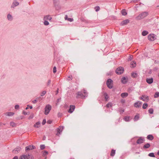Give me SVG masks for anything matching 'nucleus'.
<instances>
[{"mask_svg":"<svg viewBox=\"0 0 159 159\" xmlns=\"http://www.w3.org/2000/svg\"><path fill=\"white\" fill-rule=\"evenodd\" d=\"M149 13L147 11H144L139 14V15L136 17V20H139L142 19L147 16Z\"/></svg>","mask_w":159,"mask_h":159,"instance_id":"1","label":"nucleus"},{"mask_svg":"<svg viewBox=\"0 0 159 159\" xmlns=\"http://www.w3.org/2000/svg\"><path fill=\"white\" fill-rule=\"evenodd\" d=\"M83 93L84 94V95L83 94V93L81 92H78L77 93L76 98H82L83 99L85 98L87 96V94L86 93V91L85 90H84Z\"/></svg>","mask_w":159,"mask_h":159,"instance_id":"2","label":"nucleus"},{"mask_svg":"<svg viewBox=\"0 0 159 159\" xmlns=\"http://www.w3.org/2000/svg\"><path fill=\"white\" fill-rule=\"evenodd\" d=\"M51 108L52 107L50 105L48 104L47 105L45 108V114L46 115H48L49 112Z\"/></svg>","mask_w":159,"mask_h":159,"instance_id":"3","label":"nucleus"},{"mask_svg":"<svg viewBox=\"0 0 159 159\" xmlns=\"http://www.w3.org/2000/svg\"><path fill=\"white\" fill-rule=\"evenodd\" d=\"M34 157L29 154L23 155L20 157V159H33Z\"/></svg>","mask_w":159,"mask_h":159,"instance_id":"4","label":"nucleus"},{"mask_svg":"<svg viewBox=\"0 0 159 159\" xmlns=\"http://www.w3.org/2000/svg\"><path fill=\"white\" fill-rule=\"evenodd\" d=\"M113 81L111 79H108L107 81V87L109 89H111L113 86L112 83Z\"/></svg>","mask_w":159,"mask_h":159,"instance_id":"5","label":"nucleus"},{"mask_svg":"<svg viewBox=\"0 0 159 159\" xmlns=\"http://www.w3.org/2000/svg\"><path fill=\"white\" fill-rule=\"evenodd\" d=\"M155 36L156 35L154 34H150L148 36V39L150 41H153L156 39Z\"/></svg>","mask_w":159,"mask_h":159,"instance_id":"6","label":"nucleus"},{"mask_svg":"<svg viewBox=\"0 0 159 159\" xmlns=\"http://www.w3.org/2000/svg\"><path fill=\"white\" fill-rule=\"evenodd\" d=\"M124 71V68L121 67H120L116 69V72L117 74L120 75L122 74L123 72Z\"/></svg>","mask_w":159,"mask_h":159,"instance_id":"7","label":"nucleus"},{"mask_svg":"<svg viewBox=\"0 0 159 159\" xmlns=\"http://www.w3.org/2000/svg\"><path fill=\"white\" fill-rule=\"evenodd\" d=\"M35 146L34 145H30L25 148V151H27L30 150H32L33 149H35Z\"/></svg>","mask_w":159,"mask_h":159,"instance_id":"8","label":"nucleus"},{"mask_svg":"<svg viewBox=\"0 0 159 159\" xmlns=\"http://www.w3.org/2000/svg\"><path fill=\"white\" fill-rule=\"evenodd\" d=\"M75 108V105H70V108L68 111V112L70 113H72Z\"/></svg>","mask_w":159,"mask_h":159,"instance_id":"9","label":"nucleus"},{"mask_svg":"<svg viewBox=\"0 0 159 159\" xmlns=\"http://www.w3.org/2000/svg\"><path fill=\"white\" fill-rule=\"evenodd\" d=\"M21 149V148L20 147H17L12 151V152L15 154H17L20 151Z\"/></svg>","mask_w":159,"mask_h":159,"instance_id":"10","label":"nucleus"},{"mask_svg":"<svg viewBox=\"0 0 159 159\" xmlns=\"http://www.w3.org/2000/svg\"><path fill=\"white\" fill-rule=\"evenodd\" d=\"M129 22V20L128 19L125 20L123 21L120 24V25H126Z\"/></svg>","mask_w":159,"mask_h":159,"instance_id":"11","label":"nucleus"},{"mask_svg":"<svg viewBox=\"0 0 159 159\" xmlns=\"http://www.w3.org/2000/svg\"><path fill=\"white\" fill-rule=\"evenodd\" d=\"M144 141V139L140 137L137 140L136 143L138 144H141L143 143Z\"/></svg>","mask_w":159,"mask_h":159,"instance_id":"12","label":"nucleus"},{"mask_svg":"<svg viewBox=\"0 0 159 159\" xmlns=\"http://www.w3.org/2000/svg\"><path fill=\"white\" fill-rule=\"evenodd\" d=\"M19 4V3L18 2L16 1V0H14V1L13 2L11 6V8H13L17 6Z\"/></svg>","mask_w":159,"mask_h":159,"instance_id":"13","label":"nucleus"},{"mask_svg":"<svg viewBox=\"0 0 159 159\" xmlns=\"http://www.w3.org/2000/svg\"><path fill=\"white\" fill-rule=\"evenodd\" d=\"M147 82L149 84H151L153 82V80L152 78H147L146 79Z\"/></svg>","mask_w":159,"mask_h":159,"instance_id":"14","label":"nucleus"},{"mask_svg":"<svg viewBox=\"0 0 159 159\" xmlns=\"http://www.w3.org/2000/svg\"><path fill=\"white\" fill-rule=\"evenodd\" d=\"M140 99L143 101H146V100L148 99V97L145 95H142Z\"/></svg>","mask_w":159,"mask_h":159,"instance_id":"15","label":"nucleus"},{"mask_svg":"<svg viewBox=\"0 0 159 159\" xmlns=\"http://www.w3.org/2000/svg\"><path fill=\"white\" fill-rule=\"evenodd\" d=\"M52 18V17H50L49 16H44L43 20H51Z\"/></svg>","mask_w":159,"mask_h":159,"instance_id":"16","label":"nucleus"},{"mask_svg":"<svg viewBox=\"0 0 159 159\" xmlns=\"http://www.w3.org/2000/svg\"><path fill=\"white\" fill-rule=\"evenodd\" d=\"M147 138L149 140H152L154 139V137L152 135L149 134L147 136Z\"/></svg>","mask_w":159,"mask_h":159,"instance_id":"17","label":"nucleus"},{"mask_svg":"<svg viewBox=\"0 0 159 159\" xmlns=\"http://www.w3.org/2000/svg\"><path fill=\"white\" fill-rule=\"evenodd\" d=\"M128 95L127 93H123L121 94V96L123 98H125L127 97Z\"/></svg>","mask_w":159,"mask_h":159,"instance_id":"18","label":"nucleus"},{"mask_svg":"<svg viewBox=\"0 0 159 159\" xmlns=\"http://www.w3.org/2000/svg\"><path fill=\"white\" fill-rule=\"evenodd\" d=\"M7 18L8 20L10 21H11L13 20L12 16L10 14L7 15Z\"/></svg>","mask_w":159,"mask_h":159,"instance_id":"19","label":"nucleus"},{"mask_svg":"<svg viewBox=\"0 0 159 159\" xmlns=\"http://www.w3.org/2000/svg\"><path fill=\"white\" fill-rule=\"evenodd\" d=\"M141 102H135L134 104V106L136 107H139L140 106Z\"/></svg>","mask_w":159,"mask_h":159,"instance_id":"20","label":"nucleus"},{"mask_svg":"<svg viewBox=\"0 0 159 159\" xmlns=\"http://www.w3.org/2000/svg\"><path fill=\"white\" fill-rule=\"evenodd\" d=\"M150 147V144L149 143H147L146 144L144 145L143 148H148Z\"/></svg>","mask_w":159,"mask_h":159,"instance_id":"21","label":"nucleus"},{"mask_svg":"<svg viewBox=\"0 0 159 159\" xmlns=\"http://www.w3.org/2000/svg\"><path fill=\"white\" fill-rule=\"evenodd\" d=\"M121 81L122 83L124 84L126 83L127 82V80L125 77H122L121 79Z\"/></svg>","mask_w":159,"mask_h":159,"instance_id":"22","label":"nucleus"},{"mask_svg":"<svg viewBox=\"0 0 159 159\" xmlns=\"http://www.w3.org/2000/svg\"><path fill=\"white\" fill-rule=\"evenodd\" d=\"M148 34V31L146 30H144L142 32V34L143 36H145L147 35Z\"/></svg>","mask_w":159,"mask_h":159,"instance_id":"23","label":"nucleus"},{"mask_svg":"<svg viewBox=\"0 0 159 159\" xmlns=\"http://www.w3.org/2000/svg\"><path fill=\"white\" fill-rule=\"evenodd\" d=\"M40 124V123L39 122H37L34 125V126L36 128H39V125Z\"/></svg>","mask_w":159,"mask_h":159,"instance_id":"24","label":"nucleus"},{"mask_svg":"<svg viewBox=\"0 0 159 159\" xmlns=\"http://www.w3.org/2000/svg\"><path fill=\"white\" fill-rule=\"evenodd\" d=\"M121 13L123 16H125L127 14V12L125 9H123L121 11Z\"/></svg>","mask_w":159,"mask_h":159,"instance_id":"25","label":"nucleus"},{"mask_svg":"<svg viewBox=\"0 0 159 159\" xmlns=\"http://www.w3.org/2000/svg\"><path fill=\"white\" fill-rule=\"evenodd\" d=\"M115 153V150L112 149L111 151L110 155L111 156L113 157L114 156Z\"/></svg>","mask_w":159,"mask_h":159,"instance_id":"26","label":"nucleus"},{"mask_svg":"<svg viewBox=\"0 0 159 159\" xmlns=\"http://www.w3.org/2000/svg\"><path fill=\"white\" fill-rule=\"evenodd\" d=\"M61 127L60 128H58L57 129V133L56 134V135H57L58 134H60L61 132L62 131V129H61Z\"/></svg>","mask_w":159,"mask_h":159,"instance_id":"27","label":"nucleus"},{"mask_svg":"<svg viewBox=\"0 0 159 159\" xmlns=\"http://www.w3.org/2000/svg\"><path fill=\"white\" fill-rule=\"evenodd\" d=\"M136 66V63L135 62L133 61L131 64V67L134 68Z\"/></svg>","mask_w":159,"mask_h":159,"instance_id":"28","label":"nucleus"},{"mask_svg":"<svg viewBox=\"0 0 159 159\" xmlns=\"http://www.w3.org/2000/svg\"><path fill=\"white\" fill-rule=\"evenodd\" d=\"M138 74L136 73H133L131 74V76L133 78H136Z\"/></svg>","mask_w":159,"mask_h":159,"instance_id":"29","label":"nucleus"},{"mask_svg":"<svg viewBox=\"0 0 159 159\" xmlns=\"http://www.w3.org/2000/svg\"><path fill=\"white\" fill-rule=\"evenodd\" d=\"M124 120L126 121H129L130 120V117L129 116H125Z\"/></svg>","mask_w":159,"mask_h":159,"instance_id":"30","label":"nucleus"},{"mask_svg":"<svg viewBox=\"0 0 159 159\" xmlns=\"http://www.w3.org/2000/svg\"><path fill=\"white\" fill-rule=\"evenodd\" d=\"M104 95L105 97V98L106 99V101H107L109 98V97L107 94V93H105L104 94Z\"/></svg>","mask_w":159,"mask_h":159,"instance_id":"31","label":"nucleus"},{"mask_svg":"<svg viewBox=\"0 0 159 159\" xmlns=\"http://www.w3.org/2000/svg\"><path fill=\"white\" fill-rule=\"evenodd\" d=\"M139 116L138 115H136L134 116V121H137L139 120Z\"/></svg>","mask_w":159,"mask_h":159,"instance_id":"32","label":"nucleus"},{"mask_svg":"<svg viewBox=\"0 0 159 159\" xmlns=\"http://www.w3.org/2000/svg\"><path fill=\"white\" fill-rule=\"evenodd\" d=\"M148 106V104L147 103H144L143 105V109H146Z\"/></svg>","mask_w":159,"mask_h":159,"instance_id":"33","label":"nucleus"},{"mask_svg":"<svg viewBox=\"0 0 159 159\" xmlns=\"http://www.w3.org/2000/svg\"><path fill=\"white\" fill-rule=\"evenodd\" d=\"M7 116H12L14 114V113L12 112H8L7 113Z\"/></svg>","mask_w":159,"mask_h":159,"instance_id":"34","label":"nucleus"},{"mask_svg":"<svg viewBox=\"0 0 159 159\" xmlns=\"http://www.w3.org/2000/svg\"><path fill=\"white\" fill-rule=\"evenodd\" d=\"M40 98V97L36 98V99H35L34 100H33V101H32V102L34 104L36 103L37 102V100H39Z\"/></svg>","mask_w":159,"mask_h":159,"instance_id":"35","label":"nucleus"},{"mask_svg":"<svg viewBox=\"0 0 159 159\" xmlns=\"http://www.w3.org/2000/svg\"><path fill=\"white\" fill-rule=\"evenodd\" d=\"M154 97L155 98L159 97V93L158 92H156L154 95Z\"/></svg>","mask_w":159,"mask_h":159,"instance_id":"36","label":"nucleus"},{"mask_svg":"<svg viewBox=\"0 0 159 159\" xmlns=\"http://www.w3.org/2000/svg\"><path fill=\"white\" fill-rule=\"evenodd\" d=\"M54 6L55 7L56 9L57 10H58L61 8L60 6L58 5V4H57L56 5H54Z\"/></svg>","mask_w":159,"mask_h":159,"instance_id":"37","label":"nucleus"},{"mask_svg":"<svg viewBox=\"0 0 159 159\" xmlns=\"http://www.w3.org/2000/svg\"><path fill=\"white\" fill-rule=\"evenodd\" d=\"M51 83V80H49L47 83V86L49 87Z\"/></svg>","mask_w":159,"mask_h":159,"instance_id":"38","label":"nucleus"},{"mask_svg":"<svg viewBox=\"0 0 159 159\" xmlns=\"http://www.w3.org/2000/svg\"><path fill=\"white\" fill-rule=\"evenodd\" d=\"M148 156L152 157H155L154 153L153 152L150 153L148 154Z\"/></svg>","mask_w":159,"mask_h":159,"instance_id":"39","label":"nucleus"},{"mask_svg":"<svg viewBox=\"0 0 159 159\" xmlns=\"http://www.w3.org/2000/svg\"><path fill=\"white\" fill-rule=\"evenodd\" d=\"M148 112L150 114H152L153 112V110L152 108L148 110Z\"/></svg>","mask_w":159,"mask_h":159,"instance_id":"40","label":"nucleus"},{"mask_svg":"<svg viewBox=\"0 0 159 159\" xmlns=\"http://www.w3.org/2000/svg\"><path fill=\"white\" fill-rule=\"evenodd\" d=\"M53 2L54 5L58 4V0H53Z\"/></svg>","mask_w":159,"mask_h":159,"instance_id":"41","label":"nucleus"},{"mask_svg":"<svg viewBox=\"0 0 159 159\" xmlns=\"http://www.w3.org/2000/svg\"><path fill=\"white\" fill-rule=\"evenodd\" d=\"M46 93V91H43L40 94V95L41 96H44Z\"/></svg>","mask_w":159,"mask_h":159,"instance_id":"42","label":"nucleus"},{"mask_svg":"<svg viewBox=\"0 0 159 159\" xmlns=\"http://www.w3.org/2000/svg\"><path fill=\"white\" fill-rule=\"evenodd\" d=\"M44 24L45 25H49V22L48 21L46 20H44Z\"/></svg>","mask_w":159,"mask_h":159,"instance_id":"43","label":"nucleus"},{"mask_svg":"<svg viewBox=\"0 0 159 159\" xmlns=\"http://www.w3.org/2000/svg\"><path fill=\"white\" fill-rule=\"evenodd\" d=\"M45 148V146L44 145H41L40 146V148L41 149L43 150Z\"/></svg>","mask_w":159,"mask_h":159,"instance_id":"44","label":"nucleus"},{"mask_svg":"<svg viewBox=\"0 0 159 159\" xmlns=\"http://www.w3.org/2000/svg\"><path fill=\"white\" fill-rule=\"evenodd\" d=\"M95 11H98L99 10L100 7L99 6H96L95 7Z\"/></svg>","mask_w":159,"mask_h":159,"instance_id":"45","label":"nucleus"},{"mask_svg":"<svg viewBox=\"0 0 159 159\" xmlns=\"http://www.w3.org/2000/svg\"><path fill=\"white\" fill-rule=\"evenodd\" d=\"M53 72L54 73H55L57 71V70H56V67L55 66H54L53 68Z\"/></svg>","mask_w":159,"mask_h":159,"instance_id":"46","label":"nucleus"},{"mask_svg":"<svg viewBox=\"0 0 159 159\" xmlns=\"http://www.w3.org/2000/svg\"><path fill=\"white\" fill-rule=\"evenodd\" d=\"M111 106V103H107L106 105V107L107 108H109Z\"/></svg>","mask_w":159,"mask_h":159,"instance_id":"47","label":"nucleus"},{"mask_svg":"<svg viewBox=\"0 0 159 159\" xmlns=\"http://www.w3.org/2000/svg\"><path fill=\"white\" fill-rule=\"evenodd\" d=\"M46 123V120L45 119H43L42 122V124L43 125Z\"/></svg>","mask_w":159,"mask_h":159,"instance_id":"48","label":"nucleus"},{"mask_svg":"<svg viewBox=\"0 0 159 159\" xmlns=\"http://www.w3.org/2000/svg\"><path fill=\"white\" fill-rule=\"evenodd\" d=\"M67 20L70 22H72L73 21V19L71 18H68Z\"/></svg>","mask_w":159,"mask_h":159,"instance_id":"49","label":"nucleus"},{"mask_svg":"<svg viewBox=\"0 0 159 159\" xmlns=\"http://www.w3.org/2000/svg\"><path fill=\"white\" fill-rule=\"evenodd\" d=\"M10 125L12 127H14L15 125V123L13 122H11L10 123Z\"/></svg>","mask_w":159,"mask_h":159,"instance_id":"50","label":"nucleus"},{"mask_svg":"<svg viewBox=\"0 0 159 159\" xmlns=\"http://www.w3.org/2000/svg\"><path fill=\"white\" fill-rule=\"evenodd\" d=\"M43 154L44 155H46L48 154V152L46 151H44Z\"/></svg>","mask_w":159,"mask_h":159,"instance_id":"51","label":"nucleus"},{"mask_svg":"<svg viewBox=\"0 0 159 159\" xmlns=\"http://www.w3.org/2000/svg\"><path fill=\"white\" fill-rule=\"evenodd\" d=\"M19 106L18 105H16L15 107V109H17L19 108Z\"/></svg>","mask_w":159,"mask_h":159,"instance_id":"52","label":"nucleus"},{"mask_svg":"<svg viewBox=\"0 0 159 159\" xmlns=\"http://www.w3.org/2000/svg\"><path fill=\"white\" fill-rule=\"evenodd\" d=\"M52 123V121L50 120H48V121L47 122V123H48V124H51Z\"/></svg>","mask_w":159,"mask_h":159,"instance_id":"53","label":"nucleus"},{"mask_svg":"<svg viewBox=\"0 0 159 159\" xmlns=\"http://www.w3.org/2000/svg\"><path fill=\"white\" fill-rule=\"evenodd\" d=\"M121 102L122 103H124L125 102V101L124 99H122L121 100Z\"/></svg>","mask_w":159,"mask_h":159,"instance_id":"54","label":"nucleus"},{"mask_svg":"<svg viewBox=\"0 0 159 159\" xmlns=\"http://www.w3.org/2000/svg\"><path fill=\"white\" fill-rule=\"evenodd\" d=\"M68 16L67 15H66L65 16V20H68Z\"/></svg>","mask_w":159,"mask_h":159,"instance_id":"55","label":"nucleus"},{"mask_svg":"<svg viewBox=\"0 0 159 159\" xmlns=\"http://www.w3.org/2000/svg\"><path fill=\"white\" fill-rule=\"evenodd\" d=\"M132 59V58L131 57V56H130L129 58V61H131Z\"/></svg>","mask_w":159,"mask_h":159,"instance_id":"56","label":"nucleus"},{"mask_svg":"<svg viewBox=\"0 0 159 159\" xmlns=\"http://www.w3.org/2000/svg\"><path fill=\"white\" fill-rule=\"evenodd\" d=\"M12 159H18V157L17 156L14 157Z\"/></svg>","mask_w":159,"mask_h":159,"instance_id":"57","label":"nucleus"},{"mask_svg":"<svg viewBox=\"0 0 159 159\" xmlns=\"http://www.w3.org/2000/svg\"><path fill=\"white\" fill-rule=\"evenodd\" d=\"M23 114H24L25 115H27V113L25 112L24 111H23Z\"/></svg>","mask_w":159,"mask_h":159,"instance_id":"58","label":"nucleus"},{"mask_svg":"<svg viewBox=\"0 0 159 159\" xmlns=\"http://www.w3.org/2000/svg\"><path fill=\"white\" fill-rule=\"evenodd\" d=\"M70 79H69V80H71L72 79V76H69L68 77Z\"/></svg>","mask_w":159,"mask_h":159,"instance_id":"59","label":"nucleus"},{"mask_svg":"<svg viewBox=\"0 0 159 159\" xmlns=\"http://www.w3.org/2000/svg\"><path fill=\"white\" fill-rule=\"evenodd\" d=\"M27 106H29L30 107V108L31 109H32V108H33L32 106H29V105H28Z\"/></svg>","mask_w":159,"mask_h":159,"instance_id":"60","label":"nucleus"},{"mask_svg":"<svg viewBox=\"0 0 159 159\" xmlns=\"http://www.w3.org/2000/svg\"><path fill=\"white\" fill-rule=\"evenodd\" d=\"M60 99H58L57 100V102H59V100H60Z\"/></svg>","mask_w":159,"mask_h":159,"instance_id":"61","label":"nucleus"},{"mask_svg":"<svg viewBox=\"0 0 159 159\" xmlns=\"http://www.w3.org/2000/svg\"><path fill=\"white\" fill-rule=\"evenodd\" d=\"M45 139H46V137L45 136H44L43 138V140H45Z\"/></svg>","mask_w":159,"mask_h":159,"instance_id":"62","label":"nucleus"},{"mask_svg":"<svg viewBox=\"0 0 159 159\" xmlns=\"http://www.w3.org/2000/svg\"><path fill=\"white\" fill-rule=\"evenodd\" d=\"M157 155L158 156H159V151H158V152H157Z\"/></svg>","mask_w":159,"mask_h":159,"instance_id":"63","label":"nucleus"},{"mask_svg":"<svg viewBox=\"0 0 159 159\" xmlns=\"http://www.w3.org/2000/svg\"><path fill=\"white\" fill-rule=\"evenodd\" d=\"M137 153V154H139V152H136L135 153Z\"/></svg>","mask_w":159,"mask_h":159,"instance_id":"64","label":"nucleus"}]
</instances>
